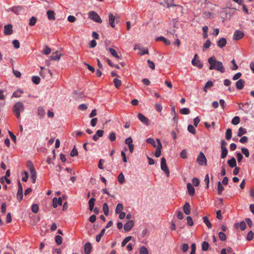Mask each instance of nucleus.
Masks as SVG:
<instances>
[{
	"label": "nucleus",
	"instance_id": "6e6d98bb",
	"mask_svg": "<svg viewBox=\"0 0 254 254\" xmlns=\"http://www.w3.org/2000/svg\"><path fill=\"white\" fill-rule=\"evenodd\" d=\"M218 236L219 239L222 241H225L226 239V235L222 232H220L218 233Z\"/></svg>",
	"mask_w": 254,
	"mask_h": 254
},
{
	"label": "nucleus",
	"instance_id": "f3484780",
	"mask_svg": "<svg viewBox=\"0 0 254 254\" xmlns=\"http://www.w3.org/2000/svg\"><path fill=\"white\" fill-rule=\"evenodd\" d=\"M227 43V40L224 38H220L218 41H217V46L219 47L220 48H223L226 45Z\"/></svg>",
	"mask_w": 254,
	"mask_h": 254
},
{
	"label": "nucleus",
	"instance_id": "680f3d73",
	"mask_svg": "<svg viewBox=\"0 0 254 254\" xmlns=\"http://www.w3.org/2000/svg\"><path fill=\"white\" fill-rule=\"evenodd\" d=\"M30 173H31V179L32 180V183H35L36 180V177H37L36 171H35V172H31Z\"/></svg>",
	"mask_w": 254,
	"mask_h": 254
},
{
	"label": "nucleus",
	"instance_id": "58836bf2",
	"mask_svg": "<svg viewBox=\"0 0 254 254\" xmlns=\"http://www.w3.org/2000/svg\"><path fill=\"white\" fill-rule=\"evenodd\" d=\"M226 139L229 140L232 137V130L230 128H228L226 131Z\"/></svg>",
	"mask_w": 254,
	"mask_h": 254
},
{
	"label": "nucleus",
	"instance_id": "c03bdc74",
	"mask_svg": "<svg viewBox=\"0 0 254 254\" xmlns=\"http://www.w3.org/2000/svg\"><path fill=\"white\" fill-rule=\"evenodd\" d=\"M55 242L57 245H60L62 244L63 242V239L60 235H57L55 237Z\"/></svg>",
	"mask_w": 254,
	"mask_h": 254
},
{
	"label": "nucleus",
	"instance_id": "f8f14e48",
	"mask_svg": "<svg viewBox=\"0 0 254 254\" xmlns=\"http://www.w3.org/2000/svg\"><path fill=\"white\" fill-rule=\"evenodd\" d=\"M174 0H162L161 4L163 6L167 7H169L172 6H174L175 4L173 3Z\"/></svg>",
	"mask_w": 254,
	"mask_h": 254
},
{
	"label": "nucleus",
	"instance_id": "338daca9",
	"mask_svg": "<svg viewBox=\"0 0 254 254\" xmlns=\"http://www.w3.org/2000/svg\"><path fill=\"white\" fill-rule=\"evenodd\" d=\"M246 228V222L244 221H242L240 223V228L242 231H244Z\"/></svg>",
	"mask_w": 254,
	"mask_h": 254
},
{
	"label": "nucleus",
	"instance_id": "c85d7f7f",
	"mask_svg": "<svg viewBox=\"0 0 254 254\" xmlns=\"http://www.w3.org/2000/svg\"><path fill=\"white\" fill-rule=\"evenodd\" d=\"M123 209V204L119 203L117 205L116 208V214H119V213L122 212V210Z\"/></svg>",
	"mask_w": 254,
	"mask_h": 254
},
{
	"label": "nucleus",
	"instance_id": "412c9836",
	"mask_svg": "<svg viewBox=\"0 0 254 254\" xmlns=\"http://www.w3.org/2000/svg\"><path fill=\"white\" fill-rule=\"evenodd\" d=\"M61 55H62L61 54H59L58 52H56L55 53H53L50 57V58L51 60H59L60 59Z\"/></svg>",
	"mask_w": 254,
	"mask_h": 254
},
{
	"label": "nucleus",
	"instance_id": "473e14b6",
	"mask_svg": "<svg viewBox=\"0 0 254 254\" xmlns=\"http://www.w3.org/2000/svg\"><path fill=\"white\" fill-rule=\"evenodd\" d=\"M109 51L111 54L114 57L116 58L117 59H120V56L117 54L116 51L115 49L110 48L109 49Z\"/></svg>",
	"mask_w": 254,
	"mask_h": 254
},
{
	"label": "nucleus",
	"instance_id": "9d476101",
	"mask_svg": "<svg viewBox=\"0 0 254 254\" xmlns=\"http://www.w3.org/2000/svg\"><path fill=\"white\" fill-rule=\"evenodd\" d=\"M62 205V199L61 197H59L58 199L57 197H55L53 199V206L54 208H56L58 205Z\"/></svg>",
	"mask_w": 254,
	"mask_h": 254
},
{
	"label": "nucleus",
	"instance_id": "37998d69",
	"mask_svg": "<svg viewBox=\"0 0 254 254\" xmlns=\"http://www.w3.org/2000/svg\"><path fill=\"white\" fill-rule=\"evenodd\" d=\"M180 112L182 115H188L190 113V110L188 108H184L180 110Z\"/></svg>",
	"mask_w": 254,
	"mask_h": 254
},
{
	"label": "nucleus",
	"instance_id": "f03ea898",
	"mask_svg": "<svg viewBox=\"0 0 254 254\" xmlns=\"http://www.w3.org/2000/svg\"><path fill=\"white\" fill-rule=\"evenodd\" d=\"M12 111L18 119H20V114L24 111V104L21 102H16L13 106Z\"/></svg>",
	"mask_w": 254,
	"mask_h": 254
},
{
	"label": "nucleus",
	"instance_id": "f704fd0d",
	"mask_svg": "<svg viewBox=\"0 0 254 254\" xmlns=\"http://www.w3.org/2000/svg\"><path fill=\"white\" fill-rule=\"evenodd\" d=\"M118 180L120 184H123L125 182V177L123 173H121L118 177Z\"/></svg>",
	"mask_w": 254,
	"mask_h": 254
},
{
	"label": "nucleus",
	"instance_id": "774afa93",
	"mask_svg": "<svg viewBox=\"0 0 254 254\" xmlns=\"http://www.w3.org/2000/svg\"><path fill=\"white\" fill-rule=\"evenodd\" d=\"M191 252L190 254H195V250H196V245L195 243H193L191 245Z\"/></svg>",
	"mask_w": 254,
	"mask_h": 254
},
{
	"label": "nucleus",
	"instance_id": "a18cd8bd",
	"mask_svg": "<svg viewBox=\"0 0 254 254\" xmlns=\"http://www.w3.org/2000/svg\"><path fill=\"white\" fill-rule=\"evenodd\" d=\"M241 151L242 153L246 157H248L250 155V153L249 151V150L245 148V147H242L241 148Z\"/></svg>",
	"mask_w": 254,
	"mask_h": 254
},
{
	"label": "nucleus",
	"instance_id": "7c9ffc66",
	"mask_svg": "<svg viewBox=\"0 0 254 254\" xmlns=\"http://www.w3.org/2000/svg\"><path fill=\"white\" fill-rule=\"evenodd\" d=\"M21 7L19 6L12 7L11 8V10L14 13L18 14L21 10Z\"/></svg>",
	"mask_w": 254,
	"mask_h": 254
},
{
	"label": "nucleus",
	"instance_id": "4468645a",
	"mask_svg": "<svg viewBox=\"0 0 254 254\" xmlns=\"http://www.w3.org/2000/svg\"><path fill=\"white\" fill-rule=\"evenodd\" d=\"M134 225L133 220H129L124 225V230L125 231H128L131 230Z\"/></svg>",
	"mask_w": 254,
	"mask_h": 254
},
{
	"label": "nucleus",
	"instance_id": "6ab92c4d",
	"mask_svg": "<svg viewBox=\"0 0 254 254\" xmlns=\"http://www.w3.org/2000/svg\"><path fill=\"white\" fill-rule=\"evenodd\" d=\"M92 246L90 243H86L84 246V252L85 254H90L91 252Z\"/></svg>",
	"mask_w": 254,
	"mask_h": 254
},
{
	"label": "nucleus",
	"instance_id": "a211bd4d",
	"mask_svg": "<svg viewBox=\"0 0 254 254\" xmlns=\"http://www.w3.org/2000/svg\"><path fill=\"white\" fill-rule=\"evenodd\" d=\"M37 114L40 118H43L45 114V111L43 107L40 106L37 109Z\"/></svg>",
	"mask_w": 254,
	"mask_h": 254
},
{
	"label": "nucleus",
	"instance_id": "aec40b11",
	"mask_svg": "<svg viewBox=\"0 0 254 254\" xmlns=\"http://www.w3.org/2000/svg\"><path fill=\"white\" fill-rule=\"evenodd\" d=\"M48 18L50 20H53L55 19V13L52 10H49L47 12Z\"/></svg>",
	"mask_w": 254,
	"mask_h": 254
},
{
	"label": "nucleus",
	"instance_id": "bb28decb",
	"mask_svg": "<svg viewBox=\"0 0 254 254\" xmlns=\"http://www.w3.org/2000/svg\"><path fill=\"white\" fill-rule=\"evenodd\" d=\"M221 158L224 159L226 157L228 154V150L226 147H223L222 148H221Z\"/></svg>",
	"mask_w": 254,
	"mask_h": 254
},
{
	"label": "nucleus",
	"instance_id": "bf43d9fd",
	"mask_svg": "<svg viewBox=\"0 0 254 254\" xmlns=\"http://www.w3.org/2000/svg\"><path fill=\"white\" fill-rule=\"evenodd\" d=\"M78 155V151L76 148V147L74 146L72 150L70 152V156L71 157H74Z\"/></svg>",
	"mask_w": 254,
	"mask_h": 254
},
{
	"label": "nucleus",
	"instance_id": "1a4fd4ad",
	"mask_svg": "<svg viewBox=\"0 0 254 254\" xmlns=\"http://www.w3.org/2000/svg\"><path fill=\"white\" fill-rule=\"evenodd\" d=\"M244 35V33L240 30H236L233 35V39L235 40H239L242 39Z\"/></svg>",
	"mask_w": 254,
	"mask_h": 254
},
{
	"label": "nucleus",
	"instance_id": "ea45409f",
	"mask_svg": "<svg viewBox=\"0 0 254 254\" xmlns=\"http://www.w3.org/2000/svg\"><path fill=\"white\" fill-rule=\"evenodd\" d=\"M103 209L104 214L106 216H107L109 214V208L107 203H104L103 204Z\"/></svg>",
	"mask_w": 254,
	"mask_h": 254
},
{
	"label": "nucleus",
	"instance_id": "72a5a7b5",
	"mask_svg": "<svg viewBox=\"0 0 254 254\" xmlns=\"http://www.w3.org/2000/svg\"><path fill=\"white\" fill-rule=\"evenodd\" d=\"M217 190H218V194L219 195L222 193V192L224 190V188L223 187V186H222V185L220 182H218Z\"/></svg>",
	"mask_w": 254,
	"mask_h": 254
},
{
	"label": "nucleus",
	"instance_id": "5701e85b",
	"mask_svg": "<svg viewBox=\"0 0 254 254\" xmlns=\"http://www.w3.org/2000/svg\"><path fill=\"white\" fill-rule=\"evenodd\" d=\"M227 162L230 167L234 168L236 167V160L234 157H232L230 160H229Z\"/></svg>",
	"mask_w": 254,
	"mask_h": 254
},
{
	"label": "nucleus",
	"instance_id": "7ed1b4c3",
	"mask_svg": "<svg viewBox=\"0 0 254 254\" xmlns=\"http://www.w3.org/2000/svg\"><path fill=\"white\" fill-rule=\"evenodd\" d=\"M88 17L98 23H102V20L101 19L100 17L99 16V15L97 14V12H95L94 11H91L88 13Z\"/></svg>",
	"mask_w": 254,
	"mask_h": 254
},
{
	"label": "nucleus",
	"instance_id": "9b49d317",
	"mask_svg": "<svg viewBox=\"0 0 254 254\" xmlns=\"http://www.w3.org/2000/svg\"><path fill=\"white\" fill-rule=\"evenodd\" d=\"M138 118L141 122H142L146 125L148 126L149 125V120L141 113L138 114Z\"/></svg>",
	"mask_w": 254,
	"mask_h": 254
},
{
	"label": "nucleus",
	"instance_id": "5fc2aeb1",
	"mask_svg": "<svg viewBox=\"0 0 254 254\" xmlns=\"http://www.w3.org/2000/svg\"><path fill=\"white\" fill-rule=\"evenodd\" d=\"M140 254H148V251L147 249L142 246L140 248Z\"/></svg>",
	"mask_w": 254,
	"mask_h": 254
},
{
	"label": "nucleus",
	"instance_id": "dca6fc26",
	"mask_svg": "<svg viewBox=\"0 0 254 254\" xmlns=\"http://www.w3.org/2000/svg\"><path fill=\"white\" fill-rule=\"evenodd\" d=\"M244 84V80L242 79H240L236 83V87L238 90H241L243 88Z\"/></svg>",
	"mask_w": 254,
	"mask_h": 254
},
{
	"label": "nucleus",
	"instance_id": "79ce46f5",
	"mask_svg": "<svg viewBox=\"0 0 254 254\" xmlns=\"http://www.w3.org/2000/svg\"><path fill=\"white\" fill-rule=\"evenodd\" d=\"M32 81L35 84H38L40 82V78L38 76H33L32 77Z\"/></svg>",
	"mask_w": 254,
	"mask_h": 254
},
{
	"label": "nucleus",
	"instance_id": "0eeeda50",
	"mask_svg": "<svg viewBox=\"0 0 254 254\" xmlns=\"http://www.w3.org/2000/svg\"><path fill=\"white\" fill-rule=\"evenodd\" d=\"M197 56V55L195 54L194 58L191 61V64L193 65L197 66L198 68L201 69L203 66V64L200 62L199 60H196Z\"/></svg>",
	"mask_w": 254,
	"mask_h": 254
},
{
	"label": "nucleus",
	"instance_id": "4be33fe9",
	"mask_svg": "<svg viewBox=\"0 0 254 254\" xmlns=\"http://www.w3.org/2000/svg\"><path fill=\"white\" fill-rule=\"evenodd\" d=\"M183 210L184 213L188 215L190 213V205L189 202H186L183 207Z\"/></svg>",
	"mask_w": 254,
	"mask_h": 254
},
{
	"label": "nucleus",
	"instance_id": "2eb2a0df",
	"mask_svg": "<svg viewBox=\"0 0 254 254\" xmlns=\"http://www.w3.org/2000/svg\"><path fill=\"white\" fill-rule=\"evenodd\" d=\"M188 193L190 195L192 196L195 193V189L190 183H188L187 185Z\"/></svg>",
	"mask_w": 254,
	"mask_h": 254
},
{
	"label": "nucleus",
	"instance_id": "c9c22d12",
	"mask_svg": "<svg viewBox=\"0 0 254 254\" xmlns=\"http://www.w3.org/2000/svg\"><path fill=\"white\" fill-rule=\"evenodd\" d=\"M240 122V118L238 116H235L233 118L231 121V123L234 125H237L239 124Z\"/></svg>",
	"mask_w": 254,
	"mask_h": 254
},
{
	"label": "nucleus",
	"instance_id": "f257e3e1",
	"mask_svg": "<svg viewBox=\"0 0 254 254\" xmlns=\"http://www.w3.org/2000/svg\"><path fill=\"white\" fill-rule=\"evenodd\" d=\"M208 62L210 65L209 69L210 70L215 69L220 71L221 73L225 72V68L222 62L217 61L215 58L210 57L208 59Z\"/></svg>",
	"mask_w": 254,
	"mask_h": 254
},
{
	"label": "nucleus",
	"instance_id": "20e7f679",
	"mask_svg": "<svg viewBox=\"0 0 254 254\" xmlns=\"http://www.w3.org/2000/svg\"><path fill=\"white\" fill-rule=\"evenodd\" d=\"M161 169L164 171L167 177L170 175V172L166 164V160L164 157H162L161 159Z\"/></svg>",
	"mask_w": 254,
	"mask_h": 254
},
{
	"label": "nucleus",
	"instance_id": "4d7b16f0",
	"mask_svg": "<svg viewBox=\"0 0 254 254\" xmlns=\"http://www.w3.org/2000/svg\"><path fill=\"white\" fill-rule=\"evenodd\" d=\"M36 21H37V18L35 16H32L30 19V21H29V24L30 26H34L35 25Z\"/></svg>",
	"mask_w": 254,
	"mask_h": 254
},
{
	"label": "nucleus",
	"instance_id": "ddd939ff",
	"mask_svg": "<svg viewBox=\"0 0 254 254\" xmlns=\"http://www.w3.org/2000/svg\"><path fill=\"white\" fill-rule=\"evenodd\" d=\"M109 21L110 25L113 28L115 27V21H116L117 22H118L117 19H116L115 16L111 13H109Z\"/></svg>",
	"mask_w": 254,
	"mask_h": 254
},
{
	"label": "nucleus",
	"instance_id": "2f4dec72",
	"mask_svg": "<svg viewBox=\"0 0 254 254\" xmlns=\"http://www.w3.org/2000/svg\"><path fill=\"white\" fill-rule=\"evenodd\" d=\"M105 232V229H103L101 231L100 234L96 236V241L97 242H99L100 241L101 238L104 235Z\"/></svg>",
	"mask_w": 254,
	"mask_h": 254
},
{
	"label": "nucleus",
	"instance_id": "8fccbe9b",
	"mask_svg": "<svg viewBox=\"0 0 254 254\" xmlns=\"http://www.w3.org/2000/svg\"><path fill=\"white\" fill-rule=\"evenodd\" d=\"M31 210H32V211L34 213H36L38 212V210H39V206H38V205L37 204H34L32 205V207H31Z\"/></svg>",
	"mask_w": 254,
	"mask_h": 254
},
{
	"label": "nucleus",
	"instance_id": "a878e982",
	"mask_svg": "<svg viewBox=\"0 0 254 254\" xmlns=\"http://www.w3.org/2000/svg\"><path fill=\"white\" fill-rule=\"evenodd\" d=\"M95 201V198L92 197L90 198L88 202L89 204V208L90 211H92L94 208V202Z\"/></svg>",
	"mask_w": 254,
	"mask_h": 254
},
{
	"label": "nucleus",
	"instance_id": "de8ad7c7",
	"mask_svg": "<svg viewBox=\"0 0 254 254\" xmlns=\"http://www.w3.org/2000/svg\"><path fill=\"white\" fill-rule=\"evenodd\" d=\"M113 82L115 87L117 88H119L120 87L122 83L121 81L117 78H115L113 80Z\"/></svg>",
	"mask_w": 254,
	"mask_h": 254
},
{
	"label": "nucleus",
	"instance_id": "e2e57ef3",
	"mask_svg": "<svg viewBox=\"0 0 254 254\" xmlns=\"http://www.w3.org/2000/svg\"><path fill=\"white\" fill-rule=\"evenodd\" d=\"M12 44L14 47L16 49H18L20 47V43L17 40H14L12 41Z\"/></svg>",
	"mask_w": 254,
	"mask_h": 254
},
{
	"label": "nucleus",
	"instance_id": "423d86ee",
	"mask_svg": "<svg viewBox=\"0 0 254 254\" xmlns=\"http://www.w3.org/2000/svg\"><path fill=\"white\" fill-rule=\"evenodd\" d=\"M13 33L12 25L10 24L6 25L4 27V33L6 35H9Z\"/></svg>",
	"mask_w": 254,
	"mask_h": 254
},
{
	"label": "nucleus",
	"instance_id": "a19ab883",
	"mask_svg": "<svg viewBox=\"0 0 254 254\" xmlns=\"http://www.w3.org/2000/svg\"><path fill=\"white\" fill-rule=\"evenodd\" d=\"M209 248V244L207 242H203L201 244L202 250L203 251H206Z\"/></svg>",
	"mask_w": 254,
	"mask_h": 254
},
{
	"label": "nucleus",
	"instance_id": "09e8293b",
	"mask_svg": "<svg viewBox=\"0 0 254 254\" xmlns=\"http://www.w3.org/2000/svg\"><path fill=\"white\" fill-rule=\"evenodd\" d=\"M109 138L111 141H115L116 139V134L115 132L113 131L111 132L109 134Z\"/></svg>",
	"mask_w": 254,
	"mask_h": 254
},
{
	"label": "nucleus",
	"instance_id": "393cba45",
	"mask_svg": "<svg viewBox=\"0 0 254 254\" xmlns=\"http://www.w3.org/2000/svg\"><path fill=\"white\" fill-rule=\"evenodd\" d=\"M202 219L203 220V222L206 224V225L207 226V228L208 229L211 228L212 225H211V224L210 221L208 219V217L204 216L202 218Z\"/></svg>",
	"mask_w": 254,
	"mask_h": 254
},
{
	"label": "nucleus",
	"instance_id": "e433bc0d",
	"mask_svg": "<svg viewBox=\"0 0 254 254\" xmlns=\"http://www.w3.org/2000/svg\"><path fill=\"white\" fill-rule=\"evenodd\" d=\"M188 131L193 134H195L196 133V130H195V128H194V127L191 125H189L188 127Z\"/></svg>",
	"mask_w": 254,
	"mask_h": 254
},
{
	"label": "nucleus",
	"instance_id": "b1692460",
	"mask_svg": "<svg viewBox=\"0 0 254 254\" xmlns=\"http://www.w3.org/2000/svg\"><path fill=\"white\" fill-rule=\"evenodd\" d=\"M156 41H163L166 45H170L171 44V42L169 40L166 39L165 37L163 36L158 37L156 39Z\"/></svg>",
	"mask_w": 254,
	"mask_h": 254
},
{
	"label": "nucleus",
	"instance_id": "864d4df0",
	"mask_svg": "<svg viewBox=\"0 0 254 254\" xmlns=\"http://www.w3.org/2000/svg\"><path fill=\"white\" fill-rule=\"evenodd\" d=\"M22 175L23 176L22 178V180L23 182H27L29 177L28 173L26 171H24L22 173Z\"/></svg>",
	"mask_w": 254,
	"mask_h": 254
},
{
	"label": "nucleus",
	"instance_id": "c756f323",
	"mask_svg": "<svg viewBox=\"0 0 254 254\" xmlns=\"http://www.w3.org/2000/svg\"><path fill=\"white\" fill-rule=\"evenodd\" d=\"M27 167L29 169L30 173L36 171V170L34 167V166L33 165V163L31 161H28L27 162Z\"/></svg>",
	"mask_w": 254,
	"mask_h": 254
},
{
	"label": "nucleus",
	"instance_id": "052dcab7",
	"mask_svg": "<svg viewBox=\"0 0 254 254\" xmlns=\"http://www.w3.org/2000/svg\"><path fill=\"white\" fill-rule=\"evenodd\" d=\"M199 180L197 178H193L192 180V183L194 186L197 187L199 184Z\"/></svg>",
	"mask_w": 254,
	"mask_h": 254
},
{
	"label": "nucleus",
	"instance_id": "0e129e2a",
	"mask_svg": "<svg viewBox=\"0 0 254 254\" xmlns=\"http://www.w3.org/2000/svg\"><path fill=\"white\" fill-rule=\"evenodd\" d=\"M181 157L183 159H186L187 158V152L186 150L184 149L182 151V152L180 153Z\"/></svg>",
	"mask_w": 254,
	"mask_h": 254
},
{
	"label": "nucleus",
	"instance_id": "cd10ccee",
	"mask_svg": "<svg viewBox=\"0 0 254 254\" xmlns=\"http://www.w3.org/2000/svg\"><path fill=\"white\" fill-rule=\"evenodd\" d=\"M213 86V83L211 81H208L206 83L203 88V91L205 92H207V89L210 88Z\"/></svg>",
	"mask_w": 254,
	"mask_h": 254
},
{
	"label": "nucleus",
	"instance_id": "3c124183",
	"mask_svg": "<svg viewBox=\"0 0 254 254\" xmlns=\"http://www.w3.org/2000/svg\"><path fill=\"white\" fill-rule=\"evenodd\" d=\"M131 236L127 237L122 242V246L124 247L131 239Z\"/></svg>",
	"mask_w": 254,
	"mask_h": 254
},
{
	"label": "nucleus",
	"instance_id": "39448f33",
	"mask_svg": "<svg viewBox=\"0 0 254 254\" xmlns=\"http://www.w3.org/2000/svg\"><path fill=\"white\" fill-rule=\"evenodd\" d=\"M197 161L201 166L206 165V159L204 154L200 152L197 157Z\"/></svg>",
	"mask_w": 254,
	"mask_h": 254
},
{
	"label": "nucleus",
	"instance_id": "13d9d810",
	"mask_svg": "<svg viewBox=\"0 0 254 254\" xmlns=\"http://www.w3.org/2000/svg\"><path fill=\"white\" fill-rule=\"evenodd\" d=\"M23 192L18 191L16 194V197L19 202L21 201L23 199Z\"/></svg>",
	"mask_w": 254,
	"mask_h": 254
},
{
	"label": "nucleus",
	"instance_id": "603ef678",
	"mask_svg": "<svg viewBox=\"0 0 254 254\" xmlns=\"http://www.w3.org/2000/svg\"><path fill=\"white\" fill-rule=\"evenodd\" d=\"M146 142L149 143V144H150L151 145H152L154 147H156L157 146H156V142L155 141V140L151 138H148L146 139Z\"/></svg>",
	"mask_w": 254,
	"mask_h": 254
},
{
	"label": "nucleus",
	"instance_id": "6e6552de",
	"mask_svg": "<svg viewBox=\"0 0 254 254\" xmlns=\"http://www.w3.org/2000/svg\"><path fill=\"white\" fill-rule=\"evenodd\" d=\"M157 141L158 143V146L156 147L155 156L156 157H159L161 155V149L162 146L160 139H157Z\"/></svg>",
	"mask_w": 254,
	"mask_h": 254
},
{
	"label": "nucleus",
	"instance_id": "4c0bfd02",
	"mask_svg": "<svg viewBox=\"0 0 254 254\" xmlns=\"http://www.w3.org/2000/svg\"><path fill=\"white\" fill-rule=\"evenodd\" d=\"M247 131L246 129L240 127L238 129V136L239 137L242 136L243 134L246 133Z\"/></svg>",
	"mask_w": 254,
	"mask_h": 254
},
{
	"label": "nucleus",
	"instance_id": "49530a36",
	"mask_svg": "<svg viewBox=\"0 0 254 254\" xmlns=\"http://www.w3.org/2000/svg\"><path fill=\"white\" fill-rule=\"evenodd\" d=\"M51 52V49L47 46H45L44 49H43L42 50V53L44 54H45L46 55L50 54Z\"/></svg>",
	"mask_w": 254,
	"mask_h": 254
},
{
	"label": "nucleus",
	"instance_id": "69168bd1",
	"mask_svg": "<svg viewBox=\"0 0 254 254\" xmlns=\"http://www.w3.org/2000/svg\"><path fill=\"white\" fill-rule=\"evenodd\" d=\"M253 235H254V233L252 232V231H249V232L248 233V235H247V239L249 241L252 240V239L253 238Z\"/></svg>",
	"mask_w": 254,
	"mask_h": 254
}]
</instances>
